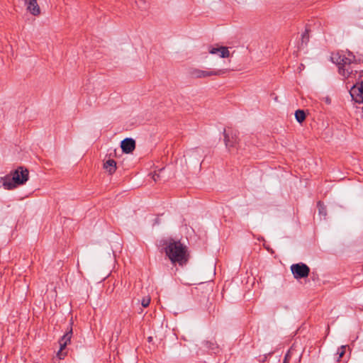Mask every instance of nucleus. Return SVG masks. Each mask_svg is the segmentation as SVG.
I'll return each mask as SVG.
<instances>
[{"mask_svg": "<svg viewBox=\"0 0 363 363\" xmlns=\"http://www.w3.org/2000/svg\"><path fill=\"white\" fill-rule=\"evenodd\" d=\"M165 252L172 263H179V265L186 264L188 261L186 247L181 243L170 239L167 242Z\"/></svg>", "mask_w": 363, "mask_h": 363, "instance_id": "1", "label": "nucleus"}, {"mask_svg": "<svg viewBox=\"0 0 363 363\" xmlns=\"http://www.w3.org/2000/svg\"><path fill=\"white\" fill-rule=\"evenodd\" d=\"M28 170L23 167H19L11 173V176L7 175L4 178L3 186L6 189H12L18 185L25 184L28 180Z\"/></svg>", "mask_w": 363, "mask_h": 363, "instance_id": "2", "label": "nucleus"}, {"mask_svg": "<svg viewBox=\"0 0 363 363\" xmlns=\"http://www.w3.org/2000/svg\"><path fill=\"white\" fill-rule=\"evenodd\" d=\"M333 60H335L336 63L339 65V72L340 74H345V70L350 72L351 66L357 65L354 57L350 53L348 54V56L337 55L333 57Z\"/></svg>", "mask_w": 363, "mask_h": 363, "instance_id": "3", "label": "nucleus"}, {"mask_svg": "<svg viewBox=\"0 0 363 363\" xmlns=\"http://www.w3.org/2000/svg\"><path fill=\"white\" fill-rule=\"evenodd\" d=\"M228 69H223L218 70H202L199 69H193L190 74L194 78H206L211 76H220L225 74Z\"/></svg>", "mask_w": 363, "mask_h": 363, "instance_id": "4", "label": "nucleus"}, {"mask_svg": "<svg viewBox=\"0 0 363 363\" xmlns=\"http://www.w3.org/2000/svg\"><path fill=\"white\" fill-rule=\"evenodd\" d=\"M291 270L296 279L306 278L308 276L310 268L303 263L294 264L291 266Z\"/></svg>", "mask_w": 363, "mask_h": 363, "instance_id": "5", "label": "nucleus"}, {"mask_svg": "<svg viewBox=\"0 0 363 363\" xmlns=\"http://www.w3.org/2000/svg\"><path fill=\"white\" fill-rule=\"evenodd\" d=\"M350 96L356 103L363 102V83L356 84L352 86L350 91Z\"/></svg>", "mask_w": 363, "mask_h": 363, "instance_id": "6", "label": "nucleus"}, {"mask_svg": "<svg viewBox=\"0 0 363 363\" xmlns=\"http://www.w3.org/2000/svg\"><path fill=\"white\" fill-rule=\"evenodd\" d=\"M72 336V328L70 327L69 330L61 337L59 340L60 350L57 352V356L60 359H62L65 356V353H63V350L70 342Z\"/></svg>", "mask_w": 363, "mask_h": 363, "instance_id": "7", "label": "nucleus"}, {"mask_svg": "<svg viewBox=\"0 0 363 363\" xmlns=\"http://www.w3.org/2000/svg\"><path fill=\"white\" fill-rule=\"evenodd\" d=\"M121 147L124 153H131L135 148V141L133 138H125L121 141Z\"/></svg>", "mask_w": 363, "mask_h": 363, "instance_id": "8", "label": "nucleus"}, {"mask_svg": "<svg viewBox=\"0 0 363 363\" xmlns=\"http://www.w3.org/2000/svg\"><path fill=\"white\" fill-rule=\"evenodd\" d=\"M224 143L228 149L235 146L238 143V137L235 134H230L224 131Z\"/></svg>", "mask_w": 363, "mask_h": 363, "instance_id": "9", "label": "nucleus"}, {"mask_svg": "<svg viewBox=\"0 0 363 363\" xmlns=\"http://www.w3.org/2000/svg\"><path fill=\"white\" fill-rule=\"evenodd\" d=\"M27 10L33 16H38L40 13V9L37 0H27Z\"/></svg>", "mask_w": 363, "mask_h": 363, "instance_id": "10", "label": "nucleus"}, {"mask_svg": "<svg viewBox=\"0 0 363 363\" xmlns=\"http://www.w3.org/2000/svg\"><path fill=\"white\" fill-rule=\"evenodd\" d=\"M221 51V54H220V57L225 58L230 57V52L227 47H218V48H210L209 52L211 54H218V52Z\"/></svg>", "mask_w": 363, "mask_h": 363, "instance_id": "11", "label": "nucleus"}, {"mask_svg": "<svg viewBox=\"0 0 363 363\" xmlns=\"http://www.w3.org/2000/svg\"><path fill=\"white\" fill-rule=\"evenodd\" d=\"M104 168L109 174H113L116 169V162L114 160L109 159L104 162Z\"/></svg>", "mask_w": 363, "mask_h": 363, "instance_id": "12", "label": "nucleus"}, {"mask_svg": "<svg viewBox=\"0 0 363 363\" xmlns=\"http://www.w3.org/2000/svg\"><path fill=\"white\" fill-rule=\"evenodd\" d=\"M358 64L357 63L356 66H351L350 69V72L345 70V74H342L343 77L349 78V77H355L356 74L359 72V69L357 67Z\"/></svg>", "mask_w": 363, "mask_h": 363, "instance_id": "13", "label": "nucleus"}, {"mask_svg": "<svg viewBox=\"0 0 363 363\" xmlns=\"http://www.w3.org/2000/svg\"><path fill=\"white\" fill-rule=\"evenodd\" d=\"M295 118L301 123L306 119V113L303 110L298 109L295 112Z\"/></svg>", "mask_w": 363, "mask_h": 363, "instance_id": "14", "label": "nucleus"}, {"mask_svg": "<svg viewBox=\"0 0 363 363\" xmlns=\"http://www.w3.org/2000/svg\"><path fill=\"white\" fill-rule=\"evenodd\" d=\"M317 206L318 208L319 214L322 215L325 218L327 215V210L325 206H324V203L320 201L318 202Z\"/></svg>", "mask_w": 363, "mask_h": 363, "instance_id": "15", "label": "nucleus"}, {"mask_svg": "<svg viewBox=\"0 0 363 363\" xmlns=\"http://www.w3.org/2000/svg\"><path fill=\"white\" fill-rule=\"evenodd\" d=\"M309 40V30L306 28L304 33L301 35V43L307 44Z\"/></svg>", "mask_w": 363, "mask_h": 363, "instance_id": "16", "label": "nucleus"}, {"mask_svg": "<svg viewBox=\"0 0 363 363\" xmlns=\"http://www.w3.org/2000/svg\"><path fill=\"white\" fill-rule=\"evenodd\" d=\"M150 300L151 299L149 296L144 297L141 301V305L145 308L147 307L150 303Z\"/></svg>", "mask_w": 363, "mask_h": 363, "instance_id": "17", "label": "nucleus"}, {"mask_svg": "<svg viewBox=\"0 0 363 363\" xmlns=\"http://www.w3.org/2000/svg\"><path fill=\"white\" fill-rule=\"evenodd\" d=\"M345 349H346V346H342L340 347V349L339 350V351L337 352V354L339 355L338 360L344 356V354L345 353Z\"/></svg>", "mask_w": 363, "mask_h": 363, "instance_id": "18", "label": "nucleus"}, {"mask_svg": "<svg viewBox=\"0 0 363 363\" xmlns=\"http://www.w3.org/2000/svg\"><path fill=\"white\" fill-rule=\"evenodd\" d=\"M290 357V352H289L286 356H285V358H284V363H287L288 361H289V359Z\"/></svg>", "mask_w": 363, "mask_h": 363, "instance_id": "19", "label": "nucleus"}, {"mask_svg": "<svg viewBox=\"0 0 363 363\" xmlns=\"http://www.w3.org/2000/svg\"><path fill=\"white\" fill-rule=\"evenodd\" d=\"M158 177H159L158 175H153V179H154L155 181H156V180H157V178Z\"/></svg>", "mask_w": 363, "mask_h": 363, "instance_id": "20", "label": "nucleus"}, {"mask_svg": "<svg viewBox=\"0 0 363 363\" xmlns=\"http://www.w3.org/2000/svg\"><path fill=\"white\" fill-rule=\"evenodd\" d=\"M152 337H148V341H149V342H151V341H152Z\"/></svg>", "mask_w": 363, "mask_h": 363, "instance_id": "21", "label": "nucleus"}]
</instances>
